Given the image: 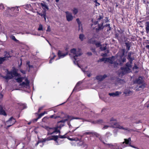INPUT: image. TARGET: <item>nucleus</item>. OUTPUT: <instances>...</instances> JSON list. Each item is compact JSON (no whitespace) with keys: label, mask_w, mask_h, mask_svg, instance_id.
<instances>
[{"label":"nucleus","mask_w":149,"mask_h":149,"mask_svg":"<svg viewBox=\"0 0 149 149\" xmlns=\"http://www.w3.org/2000/svg\"><path fill=\"white\" fill-rule=\"evenodd\" d=\"M68 121V119H64V120H61L60 121H58V123H64L66 121Z\"/></svg>","instance_id":"nucleus-44"},{"label":"nucleus","mask_w":149,"mask_h":149,"mask_svg":"<svg viewBox=\"0 0 149 149\" xmlns=\"http://www.w3.org/2000/svg\"><path fill=\"white\" fill-rule=\"evenodd\" d=\"M140 85H141L139 86H137L135 88L136 91H138L141 90L145 88V83L140 84Z\"/></svg>","instance_id":"nucleus-16"},{"label":"nucleus","mask_w":149,"mask_h":149,"mask_svg":"<svg viewBox=\"0 0 149 149\" xmlns=\"http://www.w3.org/2000/svg\"><path fill=\"white\" fill-rule=\"evenodd\" d=\"M120 64V61L119 60H118L116 61H114L113 63L114 67H117L119 64Z\"/></svg>","instance_id":"nucleus-30"},{"label":"nucleus","mask_w":149,"mask_h":149,"mask_svg":"<svg viewBox=\"0 0 149 149\" xmlns=\"http://www.w3.org/2000/svg\"><path fill=\"white\" fill-rule=\"evenodd\" d=\"M11 38L13 40L16 42H17L18 41V40L15 38V36H14L12 35L11 36Z\"/></svg>","instance_id":"nucleus-40"},{"label":"nucleus","mask_w":149,"mask_h":149,"mask_svg":"<svg viewBox=\"0 0 149 149\" xmlns=\"http://www.w3.org/2000/svg\"><path fill=\"white\" fill-rule=\"evenodd\" d=\"M139 67L135 64L134 66L133 67V69H137Z\"/></svg>","instance_id":"nucleus-53"},{"label":"nucleus","mask_w":149,"mask_h":149,"mask_svg":"<svg viewBox=\"0 0 149 149\" xmlns=\"http://www.w3.org/2000/svg\"><path fill=\"white\" fill-rule=\"evenodd\" d=\"M66 14V18L68 22H70L73 19V17L72 14L70 13L68 11H67L65 12Z\"/></svg>","instance_id":"nucleus-13"},{"label":"nucleus","mask_w":149,"mask_h":149,"mask_svg":"<svg viewBox=\"0 0 149 149\" xmlns=\"http://www.w3.org/2000/svg\"><path fill=\"white\" fill-rule=\"evenodd\" d=\"M76 21L78 25V31H79L81 29V32H82L83 31V29L82 27V24L81 23V22L80 21L79 18L76 19Z\"/></svg>","instance_id":"nucleus-20"},{"label":"nucleus","mask_w":149,"mask_h":149,"mask_svg":"<svg viewBox=\"0 0 149 149\" xmlns=\"http://www.w3.org/2000/svg\"><path fill=\"white\" fill-rule=\"evenodd\" d=\"M40 5L42 7L43 9V10L40 13H38L42 17H43L44 18L45 20L46 21V13L45 8L48 10L49 9L48 7L46 4L42 3H40Z\"/></svg>","instance_id":"nucleus-4"},{"label":"nucleus","mask_w":149,"mask_h":149,"mask_svg":"<svg viewBox=\"0 0 149 149\" xmlns=\"http://www.w3.org/2000/svg\"><path fill=\"white\" fill-rule=\"evenodd\" d=\"M40 143H43L44 142H45L46 141H47V138L46 139H43L42 140H40Z\"/></svg>","instance_id":"nucleus-52"},{"label":"nucleus","mask_w":149,"mask_h":149,"mask_svg":"<svg viewBox=\"0 0 149 149\" xmlns=\"http://www.w3.org/2000/svg\"><path fill=\"white\" fill-rule=\"evenodd\" d=\"M95 136L97 138H98L100 140L102 141L103 143L106 145L108 146L109 147H110L111 148H112L113 146V145L111 144L106 143L102 141V138L100 136V135L96 132H94V137Z\"/></svg>","instance_id":"nucleus-10"},{"label":"nucleus","mask_w":149,"mask_h":149,"mask_svg":"<svg viewBox=\"0 0 149 149\" xmlns=\"http://www.w3.org/2000/svg\"><path fill=\"white\" fill-rule=\"evenodd\" d=\"M27 64L28 66V67H29V68H33V65H30V64H28V63H27Z\"/></svg>","instance_id":"nucleus-64"},{"label":"nucleus","mask_w":149,"mask_h":149,"mask_svg":"<svg viewBox=\"0 0 149 149\" xmlns=\"http://www.w3.org/2000/svg\"><path fill=\"white\" fill-rule=\"evenodd\" d=\"M114 57L113 56H112L111 58H107V61L111 64H113L114 61Z\"/></svg>","instance_id":"nucleus-25"},{"label":"nucleus","mask_w":149,"mask_h":149,"mask_svg":"<svg viewBox=\"0 0 149 149\" xmlns=\"http://www.w3.org/2000/svg\"><path fill=\"white\" fill-rule=\"evenodd\" d=\"M0 115L6 116L7 114L5 111L3 109L2 106L0 105Z\"/></svg>","instance_id":"nucleus-23"},{"label":"nucleus","mask_w":149,"mask_h":149,"mask_svg":"<svg viewBox=\"0 0 149 149\" xmlns=\"http://www.w3.org/2000/svg\"><path fill=\"white\" fill-rule=\"evenodd\" d=\"M5 60V57H0V64H2Z\"/></svg>","instance_id":"nucleus-38"},{"label":"nucleus","mask_w":149,"mask_h":149,"mask_svg":"<svg viewBox=\"0 0 149 149\" xmlns=\"http://www.w3.org/2000/svg\"><path fill=\"white\" fill-rule=\"evenodd\" d=\"M125 44L126 46V49L128 51L129 50L131 47L130 43L129 42H126Z\"/></svg>","instance_id":"nucleus-28"},{"label":"nucleus","mask_w":149,"mask_h":149,"mask_svg":"<svg viewBox=\"0 0 149 149\" xmlns=\"http://www.w3.org/2000/svg\"><path fill=\"white\" fill-rule=\"evenodd\" d=\"M38 119H39L38 118V117L37 118H36L34 119L33 120V122H36Z\"/></svg>","instance_id":"nucleus-57"},{"label":"nucleus","mask_w":149,"mask_h":149,"mask_svg":"<svg viewBox=\"0 0 149 149\" xmlns=\"http://www.w3.org/2000/svg\"><path fill=\"white\" fill-rule=\"evenodd\" d=\"M85 81H86V80ZM86 83L87 85V86L88 88H89L93 89V79L92 78L86 80Z\"/></svg>","instance_id":"nucleus-14"},{"label":"nucleus","mask_w":149,"mask_h":149,"mask_svg":"<svg viewBox=\"0 0 149 149\" xmlns=\"http://www.w3.org/2000/svg\"><path fill=\"white\" fill-rule=\"evenodd\" d=\"M84 37V36L83 34H80L79 35V38L81 41L83 40Z\"/></svg>","instance_id":"nucleus-35"},{"label":"nucleus","mask_w":149,"mask_h":149,"mask_svg":"<svg viewBox=\"0 0 149 149\" xmlns=\"http://www.w3.org/2000/svg\"><path fill=\"white\" fill-rule=\"evenodd\" d=\"M100 49L102 51H104L106 49L107 47L106 46L104 47H101L100 48Z\"/></svg>","instance_id":"nucleus-48"},{"label":"nucleus","mask_w":149,"mask_h":149,"mask_svg":"<svg viewBox=\"0 0 149 149\" xmlns=\"http://www.w3.org/2000/svg\"><path fill=\"white\" fill-rule=\"evenodd\" d=\"M125 141L123 142V143H121V144L122 147L124 148L126 146V144H129V146H130L134 148H137L136 147L130 144L131 143V138H129L128 139H124Z\"/></svg>","instance_id":"nucleus-7"},{"label":"nucleus","mask_w":149,"mask_h":149,"mask_svg":"<svg viewBox=\"0 0 149 149\" xmlns=\"http://www.w3.org/2000/svg\"><path fill=\"white\" fill-rule=\"evenodd\" d=\"M43 107H39L38 109V113H36V114H38V113L40 112V111L41 110H42L43 109Z\"/></svg>","instance_id":"nucleus-45"},{"label":"nucleus","mask_w":149,"mask_h":149,"mask_svg":"<svg viewBox=\"0 0 149 149\" xmlns=\"http://www.w3.org/2000/svg\"><path fill=\"white\" fill-rule=\"evenodd\" d=\"M134 83L139 85L145 83L144 81L143 77L141 76H139L138 78L135 80Z\"/></svg>","instance_id":"nucleus-11"},{"label":"nucleus","mask_w":149,"mask_h":149,"mask_svg":"<svg viewBox=\"0 0 149 149\" xmlns=\"http://www.w3.org/2000/svg\"><path fill=\"white\" fill-rule=\"evenodd\" d=\"M121 93H122L121 92L116 91L115 93H109V95L110 96L115 97V96H118Z\"/></svg>","instance_id":"nucleus-18"},{"label":"nucleus","mask_w":149,"mask_h":149,"mask_svg":"<svg viewBox=\"0 0 149 149\" xmlns=\"http://www.w3.org/2000/svg\"><path fill=\"white\" fill-rule=\"evenodd\" d=\"M56 56V55H54L53 57L49 61V63H52V60L54 59V58Z\"/></svg>","instance_id":"nucleus-51"},{"label":"nucleus","mask_w":149,"mask_h":149,"mask_svg":"<svg viewBox=\"0 0 149 149\" xmlns=\"http://www.w3.org/2000/svg\"><path fill=\"white\" fill-rule=\"evenodd\" d=\"M106 123L110 124L111 126L112 127L122 129L125 131L127 132H129L130 131V130L129 128L127 127H124L123 126L120 125L116 122V120L113 118H111L109 121L108 120L106 122L101 119L97 120V121H94V124L97 123L98 124L104 125Z\"/></svg>","instance_id":"nucleus-1"},{"label":"nucleus","mask_w":149,"mask_h":149,"mask_svg":"<svg viewBox=\"0 0 149 149\" xmlns=\"http://www.w3.org/2000/svg\"><path fill=\"white\" fill-rule=\"evenodd\" d=\"M24 78L23 77H19L17 78L16 79L17 81V82L19 83H21L23 80Z\"/></svg>","instance_id":"nucleus-32"},{"label":"nucleus","mask_w":149,"mask_h":149,"mask_svg":"<svg viewBox=\"0 0 149 149\" xmlns=\"http://www.w3.org/2000/svg\"><path fill=\"white\" fill-rule=\"evenodd\" d=\"M57 118V117H54V115H52V116H51L50 117H49V118H54L55 119H56V118Z\"/></svg>","instance_id":"nucleus-60"},{"label":"nucleus","mask_w":149,"mask_h":149,"mask_svg":"<svg viewBox=\"0 0 149 149\" xmlns=\"http://www.w3.org/2000/svg\"><path fill=\"white\" fill-rule=\"evenodd\" d=\"M16 122V120L12 116L6 122V124L8 125L6 126V128H8L12 125H13Z\"/></svg>","instance_id":"nucleus-8"},{"label":"nucleus","mask_w":149,"mask_h":149,"mask_svg":"<svg viewBox=\"0 0 149 149\" xmlns=\"http://www.w3.org/2000/svg\"><path fill=\"white\" fill-rule=\"evenodd\" d=\"M66 135V134L64 135H59V138H60L61 139H64L66 138V137L65 136V135Z\"/></svg>","instance_id":"nucleus-47"},{"label":"nucleus","mask_w":149,"mask_h":149,"mask_svg":"<svg viewBox=\"0 0 149 149\" xmlns=\"http://www.w3.org/2000/svg\"><path fill=\"white\" fill-rule=\"evenodd\" d=\"M61 127L60 126H56L55 127H51V130H54V131L52 132H51L49 134H50L51 135L54 134L55 132L57 133H60V131L59 130H58V128H61Z\"/></svg>","instance_id":"nucleus-12"},{"label":"nucleus","mask_w":149,"mask_h":149,"mask_svg":"<svg viewBox=\"0 0 149 149\" xmlns=\"http://www.w3.org/2000/svg\"><path fill=\"white\" fill-rule=\"evenodd\" d=\"M7 74L10 75V76L7 75L3 77V78L7 80L11 79L14 76H20L19 74L18 73L16 70H13L12 71H9L7 70Z\"/></svg>","instance_id":"nucleus-3"},{"label":"nucleus","mask_w":149,"mask_h":149,"mask_svg":"<svg viewBox=\"0 0 149 149\" xmlns=\"http://www.w3.org/2000/svg\"><path fill=\"white\" fill-rule=\"evenodd\" d=\"M121 59L123 63L125 62L126 60V58H125V57H124L123 58H122Z\"/></svg>","instance_id":"nucleus-50"},{"label":"nucleus","mask_w":149,"mask_h":149,"mask_svg":"<svg viewBox=\"0 0 149 149\" xmlns=\"http://www.w3.org/2000/svg\"><path fill=\"white\" fill-rule=\"evenodd\" d=\"M132 64L127 62L126 64V66L124 67H121L120 68L122 70V73L123 74H125L131 71V68H132Z\"/></svg>","instance_id":"nucleus-5"},{"label":"nucleus","mask_w":149,"mask_h":149,"mask_svg":"<svg viewBox=\"0 0 149 149\" xmlns=\"http://www.w3.org/2000/svg\"><path fill=\"white\" fill-rule=\"evenodd\" d=\"M108 127H109V126L107 125L104 126L103 128V129H106Z\"/></svg>","instance_id":"nucleus-62"},{"label":"nucleus","mask_w":149,"mask_h":149,"mask_svg":"<svg viewBox=\"0 0 149 149\" xmlns=\"http://www.w3.org/2000/svg\"><path fill=\"white\" fill-rule=\"evenodd\" d=\"M119 82H121L122 83H123L125 82V81L123 79H120V80H118Z\"/></svg>","instance_id":"nucleus-59"},{"label":"nucleus","mask_w":149,"mask_h":149,"mask_svg":"<svg viewBox=\"0 0 149 149\" xmlns=\"http://www.w3.org/2000/svg\"><path fill=\"white\" fill-rule=\"evenodd\" d=\"M108 76L105 74L103 75H98L96 77V79L99 81H102L106 78Z\"/></svg>","instance_id":"nucleus-17"},{"label":"nucleus","mask_w":149,"mask_h":149,"mask_svg":"<svg viewBox=\"0 0 149 149\" xmlns=\"http://www.w3.org/2000/svg\"><path fill=\"white\" fill-rule=\"evenodd\" d=\"M47 112L46 111H44L43 112L41 113L40 114H38V118L40 119L41 118V117L43 116L45 114H47Z\"/></svg>","instance_id":"nucleus-34"},{"label":"nucleus","mask_w":149,"mask_h":149,"mask_svg":"<svg viewBox=\"0 0 149 149\" xmlns=\"http://www.w3.org/2000/svg\"><path fill=\"white\" fill-rule=\"evenodd\" d=\"M67 119H68V120H71L73 119H79V120H82L83 118H79L77 117H74L72 116H70L69 115H67Z\"/></svg>","instance_id":"nucleus-19"},{"label":"nucleus","mask_w":149,"mask_h":149,"mask_svg":"<svg viewBox=\"0 0 149 149\" xmlns=\"http://www.w3.org/2000/svg\"><path fill=\"white\" fill-rule=\"evenodd\" d=\"M134 53L131 52H129L127 56V58L129 61V63L132 64L133 60L134 59V58L133 56Z\"/></svg>","instance_id":"nucleus-9"},{"label":"nucleus","mask_w":149,"mask_h":149,"mask_svg":"<svg viewBox=\"0 0 149 149\" xmlns=\"http://www.w3.org/2000/svg\"><path fill=\"white\" fill-rule=\"evenodd\" d=\"M132 93V92L130 91L129 90H125L123 93L124 94H125L127 95H128Z\"/></svg>","instance_id":"nucleus-29"},{"label":"nucleus","mask_w":149,"mask_h":149,"mask_svg":"<svg viewBox=\"0 0 149 149\" xmlns=\"http://www.w3.org/2000/svg\"><path fill=\"white\" fill-rule=\"evenodd\" d=\"M96 45V46L97 47H99L100 46H101V45L100 44V42H97L95 43Z\"/></svg>","instance_id":"nucleus-46"},{"label":"nucleus","mask_w":149,"mask_h":149,"mask_svg":"<svg viewBox=\"0 0 149 149\" xmlns=\"http://www.w3.org/2000/svg\"><path fill=\"white\" fill-rule=\"evenodd\" d=\"M145 26L146 32L148 33H149V21L146 22Z\"/></svg>","instance_id":"nucleus-24"},{"label":"nucleus","mask_w":149,"mask_h":149,"mask_svg":"<svg viewBox=\"0 0 149 149\" xmlns=\"http://www.w3.org/2000/svg\"><path fill=\"white\" fill-rule=\"evenodd\" d=\"M105 18L106 19L105 20V23L109 22V20L108 19V18L107 17H106Z\"/></svg>","instance_id":"nucleus-54"},{"label":"nucleus","mask_w":149,"mask_h":149,"mask_svg":"<svg viewBox=\"0 0 149 149\" xmlns=\"http://www.w3.org/2000/svg\"><path fill=\"white\" fill-rule=\"evenodd\" d=\"M49 27H50V26H48L47 29V31H49V32L51 30H50V29Z\"/></svg>","instance_id":"nucleus-63"},{"label":"nucleus","mask_w":149,"mask_h":149,"mask_svg":"<svg viewBox=\"0 0 149 149\" xmlns=\"http://www.w3.org/2000/svg\"><path fill=\"white\" fill-rule=\"evenodd\" d=\"M73 13L74 15H76L78 12L77 9L75 8H74L73 10Z\"/></svg>","instance_id":"nucleus-37"},{"label":"nucleus","mask_w":149,"mask_h":149,"mask_svg":"<svg viewBox=\"0 0 149 149\" xmlns=\"http://www.w3.org/2000/svg\"><path fill=\"white\" fill-rule=\"evenodd\" d=\"M95 3V6H98L100 5V3L97 2V1H96V2H94Z\"/></svg>","instance_id":"nucleus-58"},{"label":"nucleus","mask_w":149,"mask_h":149,"mask_svg":"<svg viewBox=\"0 0 149 149\" xmlns=\"http://www.w3.org/2000/svg\"><path fill=\"white\" fill-rule=\"evenodd\" d=\"M68 52H67L65 54L62 53L60 50H59L58 52V55L59 58H63L66 55L68 54Z\"/></svg>","instance_id":"nucleus-21"},{"label":"nucleus","mask_w":149,"mask_h":149,"mask_svg":"<svg viewBox=\"0 0 149 149\" xmlns=\"http://www.w3.org/2000/svg\"><path fill=\"white\" fill-rule=\"evenodd\" d=\"M4 57H5V59H6V58H9L11 57V56H10V52H7V51H5L4 52Z\"/></svg>","instance_id":"nucleus-26"},{"label":"nucleus","mask_w":149,"mask_h":149,"mask_svg":"<svg viewBox=\"0 0 149 149\" xmlns=\"http://www.w3.org/2000/svg\"><path fill=\"white\" fill-rule=\"evenodd\" d=\"M40 143V140H38V141H37V143L35 144V146H37L39 144V143Z\"/></svg>","instance_id":"nucleus-61"},{"label":"nucleus","mask_w":149,"mask_h":149,"mask_svg":"<svg viewBox=\"0 0 149 149\" xmlns=\"http://www.w3.org/2000/svg\"><path fill=\"white\" fill-rule=\"evenodd\" d=\"M81 54H82L79 51L76 52V54H75V55L74 56V60L73 61V62L75 64H76V63L77 62V57L78 56H80Z\"/></svg>","instance_id":"nucleus-15"},{"label":"nucleus","mask_w":149,"mask_h":149,"mask_svg":"<svg viewBox=\"0 0 149 149\" xmlns=\"http://www.w3.org/2000/svg\"><path fill=\"white\" fill-rule=\"evenodd\" d=\"M81 83H82V82L80 81H79L77 83V84L75 86V87L73 89V91H72V92H74V91H75L76 92L78 91L79 90L77 89V86H78L80 84H81Z\"/></svg>","instance_id":"nucleus-27"},{"label":"nucleus","mask_w":149,"mask_h":149,"mask_svg":"<svg viewBox=\"0 0 149 149\" xmlns=\"http://www.w3.org/2000/svg\"><path fill=\"white\" fill-rule=\"evenodd\" d=\"M93 133L92 132H86L84 133V135H91V134H93Z\"/></svg>","instance_id":"nucleus-43"},{"label":"nucleus","mask_w":149,"mask_h":149,"mask_svg":"<svg viewBox=\"0 0 149 149\" xmlns=\"http://www.w3.org/2000/svg\"><path fill=\"white\" fill-rule=\"evenodd\" d=\"M99 61H105V62L107 61V58H102L101 59H100Z\"/></svg>","instance_id":"nucleus-41"},{"label":"nucleus","mask_w":149,"mask_h":149,"mask_svg":"<svg viewBox=\"0 0 149 149\" xmlns=\"http://www.w3.org/2000/svg\"><path fill=\"white\" fill-rule=\"evenodd\" d=\"M88 44H93V37L91 39H89L88 40Z\"/></svg>","instance_id":"nucleus-39"},{"label":"nucleus","mask_w":149,"mask_h":149,"mask_svg":"<svg viewBox=\"0 0 149 149\" xmlns=\"http://www.w3.org/2000/svg\"><path fill=\"white\" fill-rule=\"evenodd\" d=\"M45 129L46 130L48 131L47 132V135H50V134H49L51 132H50V130H51V127H49L48 126H45Z\"/></svg>","instance_id":"nucleus-31"},{"label":"nucleus","mask_w":149,"mask_h":149,"mask_svg":"<svg viewBox=\"0 0 149 149\" xmlns=\"http://www.w3.org/2000/svg\"><path fill=\"white\" fill-rule=\"evenodd\" d=\"M59 138V136L58 135H53L52 136V140L55 141H57V140Z\"/></svg>","instance_id":"nucleus-33"},{"label":"nucleus","mask_w":149,"mask_h":149,"mask_svg":"<svg viewBox=\"0 0 149 149\" xmlns=\"http://www.w3.org/2000/svg\"><path fill=\"white\" fill-rule=\"evenodd\" d=\"M52 140V136H49L47 138V141H49Z\"/></svg>","instance_id":"nucleus-49"},{"label":"nucleus","mask_w":149,"mask_h":149,"mask_svg":"<svg viewBox=\"0 0 149 149\" xmlns=\"http://www.w3.org/2000/svg\"><path fill=\"white\" fill-rule=\"evenodd\" d=\"M78 65L81 69L82 71L85 74H86L88 77H90L92 75L91 74L92 71L89 70H86L87 69V66L84 67H84L85 66H79L78 64Z\"/></svg>","instance_id":"nucleus-6"},{"label":"nucleus","mask_w":149,"mask_h":149,"mask_svg":"<svg viewBox=\"0 0 149 149\" xmlns=\"http://www.w3.org/2000/svg\"><path fill=\"white\" fill-rule=\"evenodd\" d=\"M103 15H99V17L97 19V21L94 22V25H97L94 27V29H95L97 33L99 32L100 31L103 30L104 28L103 25L104 20L102 19L103 18Z\"/></svg>","instance_id":"nucleus-2"},{"label":"nucleus","mask_w":149,"mask_h":149,"mask_svg":"<svg viewBox=\"0 0 149 149\" xmlns=\"http://www.w3.org/2000/svg\"><path fill=\"white\" fill-rule=\"evenodd\" d=\"M48 118H49L47 116H45L43 118H42V121H43L44 120H45L47 119H48Z\"/></svg>","instance_id":"nucleus-55"},{"label":"nucleus","mask_w":149,"mask_h":149,"mask_svg":"<svg viewBox=\"0 0 149 149\" xmlns=\"http://www.w3.org/2000/svg\"><path fill=\"white\" fill-rule=\"evenodd\" d=\"M15 7H12L11 8H9L8 9H10V10L14 11V10H15Z\"/></svg>","instance_id":"nucleus-56"},{"label":"nucleus","mask_w":149,"mask_h":149,"mask_svg":"<svg viewBox=\"0 0 149 149\" xmlns=\"http://www.w3.org/2000/svg\"><path fill=\"white\" fill-rule=\"evenodd\" d=\"M76 49L75 48H73L70 50L71 53H72L74 55H75L76 54Z\"/></svg>","instance_id":"nucleus-36"},{"label":"nucleus","mask_w":149,"mask_h":149,"mask_svg":"<svg viewBox=\"0 0 149 149\" xmlns=\"http://www.w3.org/2000/svg\"><path fill=\"white\" fill-rule=\"evenodd\" d=\"M43 30L42 26V24H40L39 26V27L38 29V31H42Z\"/></svg>","instance_id":"nucleus-42"},{"label":"nucleus","mask_w":149,"mask_h":149,"mask_svg":"<svg viewBox=\"0 0 149 149\" xmlns=\"http://www.w3.org/2000/svg\"><path fill=\"white\" fill-rule=\"evenodd\" d=\"M25 80L26 82H23L22 83L20 84V85L22 86H24L25 85L26 86H29V81L28 80L27 78H26Z\"/></svg>","instance_id":"nucleus-22"}]
</instances>
